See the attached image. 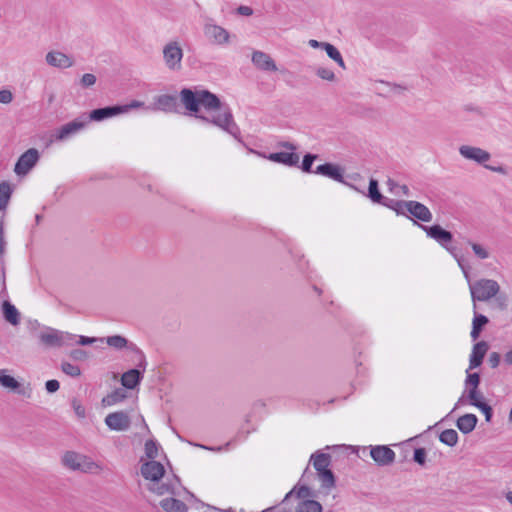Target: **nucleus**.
Instances as JSON below:
<instances>
[{
  "instance_id": "nucleus-1",
  "label": "nucleus",
  "mask_w": 512,
  "mask_h": 512,
  "mask_svg": "<svg viewBox=\"0 0 512 512\" xmlns=\"http://www.w3.org/2000/svg\"><path fill=\"white\" fill-rule=\"evenodd\" d=\"M179 99L188 115L205 124H213L239 139L240 128L234 121L231 109L223 105L216 94L207 89L185 87L180 90Z\"/></svg>"
},
{
  "instance_id": "nucleus-2",
  "label": "nucleus",
  "mask_w": 512,
  "mask_h": 512,
  "mask_svg": "<svg viewBox=\"0 0 512 512\" xmlns=\"http://www.w3.org/2000/svg\"><path fill=\"white\" fill-rule=\"evenodd\" d=\"M471 299L476 309V302H485L492 299L500 290V285L493 279H479L474 282H468Z\"/></svg>"
},
{
  "instance_id": "nucleus-3",
  "label": "nucleus",
  "mask_w": 512,
  "mask_h": 512,
  "mask_svg": "<svg viewBox=\"0 0 512 512\" xmlns=\"http://www.w3.org/2000/svg\"><path fill=\"white\" fill-rule=\"evenodd\" d=\"M142 106H144V102L137 101V100H132L130 103L123 104V105L116 104V105H111V106H105V107L93 109L89 113V119L91 121L99 122V121H103L108 118L120 115V114L127 113L134 108H139Z\"/></svg>"
},
{
  "instance_id": "nucleus-4",
  "label": "nucleus",
  "mask_w": 512,
  "mask_h": 512,
  "mask_svg": "<svg viewBox=\"0 0 512 512\" xmlns=\"http://www.w3.org/2000/svg\"><path fill=\"white\" fill-rule=\"evenodd\" d=\"M76 337L74 334L62 332L51 327H45V330L38 335L40 343L47 348L72 345Z\"/></svg>"
},
{
  "instance_id": "nucleus-5",
  "label": "nucleus",
  "mask_w": 512,
  "mask_h": 512,
  "mask_svg": "<svg viewBox=\"0 0 512 512\" xmlns=\"http://www.w3.org/2000/svg\"><path fill=\"white\" fill-rule=\"evenodd\" d=\"M418 226L426 232L428 237L435 240L439 245L445 248L453 257L457 256V247L452 245V232L444 229L439 224H434L432 226L418 224Z\"/></svg>"
},
{
  "instance_id": "nucleus-6",
  "label": "nucleus",
  "mask_w": 512,
  "mask_h": 512,
  "mask_svg": "<svg viewBox=\"0 0 512 512\" xmlns=\"http://www.w3.org/2000/svg\"><path fill=\"white\" fill-rule=\"evenodd\" d=\"M87 124V121L75 119L62 125L55 134L49 136H43L44 147L48 148L54 141H63L71 137L72 135L81 131Z\"/></svg>"
},
{
  "instance_id": "nucleus-7",
  "label": "nucleus",
  "mask_w": 512,
  "mask_h": 512,
  "mask_svg": "<svg viewBox=\"0 0 512 512\" xmlns=\"http://www.w3.org/2000/svg\"><path fill=\"white\" fill-rule=\"evenodd\" d=\"M139 356V362L136 368L129 369L124 372L121 377V384L126 389L133 390L135 389L143 380L144 373L147 366V361L144 353H141Z\"/></svg>"
},
{
  "instance_id": "nucleus-8",
  "label": "nucleus",
  "mask_w": 512,
  "mask_h": 512,
  "mask_svg": "<svg viewBox=\"0 0 512 512\" xmlns=\"http://www.w3.org/2000/svg\"><path fill=\"white\" fill-rule=\"evenodd\" d=\"M314 173L328 177L334 181H337L344 185H347L358 192L363 193L362 190H360L356 186L352 185L351 183L347 182V180L344 178V169L341 166H339L338 164H334L331 162H326L324 164H320L316 167V169L314 170Z\"/></svg>"
},
{
  "instance_id": "nucleus-9",
  "label": "nucleus",
  "mask_w": 512,
  "mask_h": 512,
  "mask_svg": "<svg viewBox=\"0 0 512 512\" xmlns=\"http://www.w3.org/2000/svg\"><path fill=\"white\" fill-rule=\"evenodd\" d=\"M40 158L39 152L35 148L26 150L17 160L14 172L21 176L26 175L38 162Z\"/></svg>"
},
{
  "instance_id": "nucleus-10",
  "label": "nucleus",
  "mask_w": 512,
  "mask_h": 512,
  "mask_svg": "<svg viewBox=\"0 0 512 512\" xmlns=\"http://www.w3.org/2000/svg\"><path fill=\"white\" fill-rule=\"evenodd\" d=\"M104 422L112 431H127L131 426V419L125 411L109 413L105 417Z\"/></svg>"
},
{
  "instance_id": "nucleus-11",
  "label": "nucleus",
  "mask_w": 512,
  "mask_h": 512,
  "mask_svg": "<svg viewBox=\"0 0 512 512\" xmlns=\"http://www.w3.org/2000/svg\"><path fill=\"white\" fill-rule=\"evenodd\" d=\"M370 456L378 466H389L395 461V452L387 445L371 446Z\"/></svg>"
},
{
  "instance_id": "nucleus-12",
  "label": "nucleus",
  "mask_w": 512,
  "mask_h": 512,
  "mask_svg": "<svg viewBox=\"0 0 512 512\" xmlns=\"http://www.w3.org/2000/svg\"><path fill=\"white\" fill-rule=\"evenodd\" d=\"M141 475L144 479L158 483L165 475L163 464L158 461H147L141 465Z\"/></svg>"
},
{
  "instance_id": "nucleus-13",
  "label": "nucleus",
  "mask_w": 512,
  "mask_h": 512,
  "mask_svg": "<svg viewBox=\"0 0 512 512\" xmlns=\"http://www.w3.org/2000/svg\"><path fill=\"white\" fill-rule=\"evenodd\" d=\"M205 36L214 44L223 45L229 42V32L216 24L206 23L204 26Z\"/></svg>"
},
{
  "instance_id": "nucleus-14",
  "label": "nucleus",
  "mask_w": 512,
  "mask_h": 512,
  "mask_svg": "<svg viewBox=\"0 0 512 512\" xmlns=\"http://www.w3.org/2000/svg\"><path fill=\"white\" fill-rule=\"evenodd\" d=\"M163 56L166 65L170 69H176L180 67L183 51L176 42H171L164 47Z\"/></svg>"
},
{
  "instance_id": "nucleus-15",
  "label": "nucleus",
  "mask_w": 512,
  "mask_h": 512,
  "mask_svg": "<svg viewBox=\"0 0 512 512\" xmlns=\"http://www.w3.org/2000/svg\"><path fill=\"white\" fill-rule=\"evenodd\" d=\"M459 153L466 159L473 160L478 164H484L491 157L490 153L474 146L462 145Z\"/></svg>"
},
{
  "instance_id": "nucleus-16",
  "label": "nucleus",
  "mask_w": 512,
  "mask_h": 512,
  "mask_svg": "<svg viewBox=\"0 0 512 512\" xmlns=\"http://www.w3.org/2000/svg\"><path fill=\"white\" fill-rule=\"evenodd\" d=\"M408 213L415 219L422 222L432 221V213L429 208L421 202L409 200L408 201Z\"/></svg>"
},
{
  "instance_id": "nucleus-17",
  "label": "nucleus",
  "mask_w": 512,
  "mask_h": 512,
  "mask_svg": "<svg viewBox=\"0 0 512 512\" xmlns=\"http://www.w3.org/2000/svg\"><path fill=\"white\" fill-rule=\"evenodd\" d=\"M105 341L107 345L110 347L116 349V350H122L124 348L136 353L137 355H140L143 353V351L133 342L128 341L127 338H125L122 335H112L105 338Z\"/></svg>"
},
{
  "instance_id": "nucleus-18",
  "label": "nucleus",
  "mask_w": 512,
  "mask_h": 512,
  "mask_svg": "<svg viewBox=\"0 0 512 512\" xmlns=\"http://www.w3.org/2000/svg\"><path fill=\"white\" fill-rule=\"evenodd\" d=\"M156 109L166 113H179L178 98L169 94H162L155 99Z\"/></svg>"
},
{
  "instance_id": "nucleus-19",
  "label": "nucleus",
  "mask_w": 512,
  "mask_h": 512,
  "mask_svg": "<svg viewBox=\"0 0 512 512\" xmlns=\"http://www.w3.org/2000/svg\"><path fill=\"white\" fill-rule=\"evenodd\" d=\"M266 158L272 162L283 164L288 167L298 166L299 163V155L296 152H274L270 153Z\"/></svg>"
},
{
  "instance_id": "nucleus-20",
  "label": "nucleus",
  "mask_w": 512,
  "mask_h": 512,
  "mask_svg": "<svg viewBox=\"0 0 512 512\" xmlns=\"http://www.w3.org/2000/svg\"><path fill=\"white\" fill-rule=\"evenodd\" d=\"M489 349L486 341H479L474 344L472 353L469 359V370L478 368L482 365L483 359Z\"/></svg>"
},
{
  "instance_id": "nucleus-21",
  "label": "nucleus",
  "mask_w": 512,
  "mask_h": 512,
  "mask_svg": "<svg viewBox=\"0 0 512 512\" xmlns=\"http://www.w3.org/2000/svg\"><path fill=\"white\" fill-rule=\"evenodd\" d=\"M46 62L53 67L65 69L73 66L74 61L66 54L59 51H51L46 54Z\"/></svg>"
},
{
  "instance_id": "nucleus-22",
  "label": "nucleus",
  "mask_w": 512,
  "mask_h": 512,
  "mask_svg": "<svg viewBox=\"0 0 512 512\" xmlns=\"http://www.w3.org/2000/svg\"><path fill=\"white\" fill-rule=\"evenodd\" d=\"M253 64L263 71H276L277 66L274 60L265 52L254 51L252 54Z\"/></svg>"
},
{
  "instance_id": "nucleus-23",
  "label": "nucleus",
  "mask_w": 512,
  "mask_h": 512,
  "mask_svg": "<svg viewBox=\"0 0 512 512\" xmlns=\"http://www.w3.org/2000/svg\"><path fill=\"white\" fill-rule=\"evenodd\" d=\"M3 318L12 326L20 324L21 314L18 309L10 301L4 300L1 305Z\"/></svg>"
},
{
  "instance_id": "nucleus-24",
  "label": "nucleus",
  "mask_w": 512,
  "mask_h": 512,
  "mask_svg": "<svg viewBox=\"0 0 512 512\" xmlns=\"http://www.w3.org/2000/svg\"><path fill=\"white\" fill-rule=\"evenodd\" d=\"M477 423V416L475 414L467 413L457 419L456 426L463 434H469L475 429Z\"/></svg>"
},
{
  "instance_id": "nucleus-25",
  "label": "nucleus",
  "mask_w": 512,
  "mask_h": 512,
  "mask_svg": "<svg viewBox=\"0 0 512 512\" xmlns=\"http://www.w3.org/2000/svg\"><path fill=\"white\" fill-rule=\"evenodd\" d=\"M489 323V319L487 316L476 312L474 309V317L472 320V329L470 332V336L472 340H477L480 337L481 332L484 327Z\"/></svg>"
},
{
  "instance_id": "nucleus-26",
  "label": "nucleus",
  "mask_w": 512,
  "mask_h": 512,
  "mask_svg": "<svg viewBox=\"0 0 512 512\" xmlns=\"http://www.w3.org/2000/svg\"><path fill=\"white\" fill-rule=\"evenodd\" d=\"M160 506L165 512H187V505L174 497L165 498L160 501Z\"/></svg>"
},
{
  "instance_id": "nucleus-27",
  "label": "nucleus",
  "mask_w": 512,
  "mask_h": 512,
  "mask_svg": "<svg viewBox=\"0 0 512 512\" xmlns=\"http://www.w3.org/2000/svg\"><path fill=\"white\" fill-rule=\"evenodd\" d=\"M310 462H312L314 469L318 473L328 468L331 462V455L327 453L316 452L311 455Z\"/></svg>"
},
{
  "instance_id": "nucleus-28",
  "label": "nucleus",
  "mask_w": 512,
  "mask_h": 512,
  "mask_svg": "<svg viewBox=\"0 0 512 512\" xmlns=\"http://www.w3.org/2000/svg\"><path fill=\"white\" fill-rule=\"evenodd\" d=\"M82 459V454H79L74 451H67L63 458L62 462L63 465L73 471H78V468L80 467V460Z\"/></svg>"
},
{
  "instance_id": "nucleus-29",
  "label": "nucleus",
  "mask_w": 512,
  "mask_h": 512,
  "mask_svg": "<svg viewBox=\"0 0 512 512\" xmlns=\"http://www.w3.org/2000/svg\"><path fill=\"white\" fill-rule=\"evenodd\" d=\"M148 490L156 495H164V494H171V495H177V491L175 486L172 483H154L148 486Z\"/></svg>"
},
{
  "instance_id": "nucleus-30",
  "label": "nucleus",
  "mask_w": 512,
  "mask_h": 512,
  "mask_svg": "<svg viewBox=\"0 0 512 512\" xmlns=\"http://www.w3.org/2000/svg\"><path fill=\"white\" fill-rule=\"evenodd\" d=\"M322 505L315 499L299 501L296 512H322Z\"/></svg>"
},
{
  "instance_id": "nucleus-31",
  "label": "nucleus",
  "mask_w": 512,
  "mask_h": 512,
  "mask_svg": "<svg viewBox=\"0 0 512 512\" xmlns=\"http://www.w3.org/2000/svg\"><path fill=\"white\" fill-rule=\"evenodd\" d=\"M13 193L12 186L7 181L0 183V211L6 209Z\"/></svg>"
},
{
  "instance_id": "nucleus-32",
  "label": "nucleus",
  "mask_w": 512,
  "mask_h": 512,
  "mask_svg": "<svg viewBox=\"0 0 512 512\" xmlns=\"http://www.w3.org/2000/svg\"><path fill=\"white\" fill-rule=\"evenodd\" d=\"M0 385L4 388L21 393L19 391L20 383L13 376L6 374V370L4 369H0Z\"/></svg>"
},
{
  "instance_id": "nucleus-33",
  "label": "nucleus",
  "mask_w": 512,
  "mask_h": 512,
  "mask_svg": "<svg viewBox=\"0 0 512 512\" xmlns=\"http://www.w3.org/2000/svg\"><path fill=\"white\" fill-rule=\"evenodd\" d=\"M366 196L376 204H379L381 200H383L384 195L379 190V183L378 180L374 178H370L369 180V186H368V192Z\"/></svg>"
},
{
  "instance_id": "nucleus-34",
  "label": "nucleus",
  "mask_w": 512,
  "mask_h": 512,
  "mask_svg": "<svg viewBox=\"0 0 512 512\" xmlns=\"http://www.w3.org/2000/svg\"><path fill=\"white\" fill-rule=\"evenodd\" d=\"M466 373L467 376L465 379V392L471 390V396L474 397L475 389H479L481 376L478 372L469 373V370H467Z\"/></svg>"
},
{
  "instance_id": "nucleus-35",
  "label": "nucleus",
  "mask_w": 512,
  "mask_h": 512,
  "mask_svg": "<svg viewBox=\"0 0 512 512\" xmlns=\"http://www.w3.org/2000/svg\"><path fill=\"white\" fill-rule=\"evenodd\" d=\"M327 56L335 61L341 68L346 69L345 62L343 60V57L340 53V51L331 43H325L324 49H323Z\"/></svg>"
},
{
  "instance_id": "nucleus-36",
  "label": "nucleus",
  "mask_w": 512,
  "mask_h": 512,
  "mask_svg": "<svg viewBox=\"0 0 512 512\" xmlns=\"http://www.w3.org/2000/svg\"><path fill=\"white\" fill-rule=\"evenodd\" d=\"M126 398V393L123 389L117 388L102 399L104 406H111L123 401Z\"/></svg>"
},
{
  "instance_id": "nucleus-37",
  "label": "nucleus",
  "mask_w": 512,
  "mask_h": 512,
  "mask_svg": "<svg viewBox=\"0 0 512 512\" xmlns=\"http://www.w3.org/2000/svg\"><path fill=\"white\" fill-rule=\"evenodd\" d=\"M318 476L323 488L331 489L336 486V477L331 469L327 468L318 472Z\"/></svg>"
},
{
  "instance_id": "nucleus-38",
  "label": "nucleus",
  "mask_w": 512,
  "mask_h": 512,
  "mask_svg": "<svg viewBox=\"0 0 512 512\" xmlns=\"http://www.w3.org/2000/svg\"><path fill=\"white\" fill-rule=\"evenodd\" d=\"M458 438V433L454 429H445L439 435L440 442L450 447L457 444Z\"/></svg>"
},
{
  "instance_id": "nucleus-39",
  "label": "nucleus",
  "mask_w": 512,
  "mask_h": 512,
  "mask_svg": "<svg viewBox=\"0 0 512 512\" xmlns=\"http://www.w3.org/2000/svg\"><path fill=\"white\" fill-rule=\"evenodd\" d=\"M79 466L78 471L84 473H93L100 469V466L86 455H82Z\"/></svg>"
},
{
  "instance_id": "nucleus-40",
  "label": "nucleus",
  "mask_w": 512,
  "mask_h": 512,
  "mask_svg": "<svg viewBox=\"0 0 512 512\" xmlns=\"http://www.w3.org/2000/svg\"><path fill=\"white\" fill-rule=\"evenodd\" d=\"M296 486H297V498L300 499V501L306 500V499H314L317 497L316 491L312 490L309 486L299 485V484H297Z\"/></svg>"
},
{
  "instance_id": "nucleus-41",
  "label": "nucleus",
  "mask_w": 512,
  "mask_h": 512,
  "mask_svg": "<svg viewBox=\"0 0 512 512\" xmlns=\"http://www.w3.org/2000/svg\"><path fill=\"white\" fill-rule=\"evenodd\" d=\"M158 448L159 445L154 439H149L145 442V455L150 461H155L154 459L158 456Z\"/></svg>"
},
{
  "instance_id": "nucleus-42",
  "label": "nucleus",
  "mask_w": 512,
  "mask_h": 512,
  "mask_svg": "<svg viewBox=\"0 0 512 512\" xmlns=\"http://www.w3.org/2000/svg\"><path fill=\"white\" fill-rule=\"evenodd\" d=\"M317 158V154L306 153L300 165L301 170L305 173H314V170H312V165Z\"/></svg>"
},
{
  "instance_id": "nucleus-43",
  "label": "nucleus",
  "mask_w": 512,
  "mask_h": 512,
  "mask_svg": "<svg viewBox=\"0 0 512 512\" xmlns=\"http://www.w3.org/2000/svg\"><path fill=\"white\" fill-rule=\"evenodd\" d=\"M61 369L66 375H69L71 377H77L81 374L79 366L74 365L70 362H62Z\"/></svg>"
},
{
  "instance_id": "nucleus-44",
  "label": "nucleus",
  "mask_w": 512,
  "mask_h": 512,
  "mask_svg": "<svg viewBox=\"0 0 512 512\" xmlns=\"http://www.w3.org/2000/svg\"><path fill=\"white\" fill-rule=\"evenodd\" d=\"M467 400L470 405L476 407L479 403L485 402V398L483 396V393L479 389H475L474 397L471 396V390L466 391Z\"/></svg>"
},
{
  "instance_id": "nucleus-45",
  "label": "nucleus",
  "mask_w": 512,
  "mask_h": 512,
  "mask_svg": "<svg viewBox=\"0 0 512 512\" xmlns=\"http://www.w3.org/2000/svg\"><path fill=\"white\" fill-rule=\"evenodd\" d=\"M316 75L326 81L333 82L336 79L335 73L328 68L318 67L315 71Z\"/></svg>"
},
{
  "instance_id": "nucleus-46",
  "label": "nucleus",
  "mask_w": 512,
  "mask_h": 512,
  "mask_svg": "<svg viewBox=\"0 0 512 512\" xmlns=\"http://www.w3.org/2000/svg\"><path fill=\"white\" fill-rule=\"evenodd\" d=\"M427 452L423 447H418L414 449L413 453V461L420 466H424L426 464Z\"/></svg>"
},
{
  "instance_id": "nucleus-47",
  "label": "nucleus",
  "mask_w": 512,
  "mask_h": 512,
  "mask_svg": "<svg viewBox=\"0 0 512 512\" xmlns=\"http://www.w3.org/2000/svg\"><path fill=\"white\" fill-rule=\"evenodd\" d=\"M458 263V266L460 267V269L462 270L463 274H464V277L465 279L467 280V282H470L471 278H470V265H468L464 258L459 255V252L457 251V256L454 257Z\"/></svg>"
},
{
  "instance_id": "nucleus-48",
  "label": "nucleus",
  "mask_w": 512,
  "mask_h": 512,
  "mask_svg": "<svg viewBox=\"0 0 512 512\" xmlns=\"http://www.w3.org/2000/svg\"><path fill=\"white\" fill-rule=\"evenodd\" d=\"M468 243L471 246L474 254L479 259L483 260V259H487L489 257V252L482 245H480L478 243L471 242V241H469Z\"/></svg>"
},
{
  "instance_id": "nucleus-49",
  "label": "nucleus",
  "mask_w": 512,
  "mask_h": 512,
  "mask_svg": "<svg viewBox=\"0 0 512 512\" xmlns=\"http://www.w3.org/2000/svg\"><path fill=\"white\" fill-rule=\"evenodd\" d=\"M408 201L406 200H399L396 206L393 207V211L398 216H406L407 218L411 219V217L407 214L408 213Z\"/></svg>"
},
{
  "instance_id": "nucleus-50",
  "label": "nucleus",
  "mask_w": 512,
  "mask_h": 512,
  "mask_svg": "<svg viewBox=\"0 0 512 512\" xmlns=\"http://www.w3.org/2000/svg\"><path fill=\"white\" fill-rule=\"evenodd\" d=\"M495 300V303L499 310L504 311L507 309L508 306V296L505 293H500V291L497 293L496 296L493 297Z\"/></svg>"
},
{
  "instance_id": "nucleus-51",
  "label": "nucleus",
  "mask_w": 512,
  "mask_h": 512,
  "mask_svg": "<svg viewBox=\"0 0 512 512\" xmlns=\"http://www.w3.org/2000/svg\"><path fill=\"white\" fill-rule=\"evenodd\" d=\"M476 408H478L485 416V420L490 422L493 417V408L485 401L483 403H479Z\"/></svg>"
},
{
  "instance_id": "nucleus-52",
  "label": "nucleus",
  "mask_w": 512,
  "mask_h": 512,
  "mask_svg": "<svg viewBox=\"0 0 512 512\" xmlns=\"http://www.w3.org/2000/svg\"><path fill=\"white\" fill-rule=\"evenodd\" d=\"M69 356L75 361H84L88 358V353L84 349L76 348L70 351Z\"/></svg>"
},
{
  "instance_id": "nucleus-53",
  "label": "nucleus",
  "mask_w": 512,
  "mask_h": 512,
  "mask_svg": "<svg viewBox=\"0 0 512 512\" xmlns=\"http://www.w3.org/2000/svg\"><path fill=\"white\" fill-rule=\"evenodd\" d=\"M96 80L97 79L94 74L86 73L82 76V78L80 80V84H81L82 88H89L96 83Z\"/></svg>"
},
{
  "instance_id": "nucleus-54",
  "label": "nucleus",
  "mask_w": 512,
  "mask_h": 512,
  "mask_svg": "<svg viewBox=\"0 0 512 512\" xmlns=\"http://www.w3.org/2000/svg\"><path fill=\"white\" fill-rule=\"evenodd\" d=\"M71 404H72V407H73L76 415L79 418H85L86 410H85L84 406H82V404L76 398H74L72 400Z\"/></svg>"
},
{
  "instance_id": "nucleus-55",
  "label": "nucleus",
  "mask_w": 512,
  "mask_h": 512,
  "mask_svg": "<svg viewBox=\"0 0 512 512\" xmlns=\"http://www.w3.org/2000/svg\"><path fill=\"white\" fill-rule=\"evenodd\" d=\"M74 341L78 345L86 346V345H91V344L95 343L96 341H98V338L88 337V336H78V340H74ZM99 341L103 342L104 339L101 338V339H99Z\"/></svg>"
},
{
  "instance_id": "nucleus-56",
  "label": "nucleus",
  "mask_w": 512,
  "mask_h": 512,
  "mask_svg": "<svg viewBox=\"0 0 512 512\" xmlns=\"http://www.w3.org/2000/svg\"><path fill=\"white\" fill-rule=\"evenodd\" d=\"M6 241L4 237V221L0 219V257L6 252Z\"/></svg>"
},
{
  "instance_id": "nucleus-57",
  "label": "nucleus",
  "mask_w": 512,
  "mask_h": 512,
  "mask_svg": "<svg viewBox=\"0 0 512 512\" xmlns=\"http://www.w3.org/2000/svg\"><path fill=\"white\" fill-rule=\"evenodd\" d=\"M59 388H60V383L56 379L48 380L45 383V389L50 394L57 392L59 390Z\"/></svg>"
},
{
  "instance_id": "nucleus-58",
  "label": "nucleus",
  "mask_w": 512,
  "mask_h": 512,
  "mask_svg": "<svg viewBox=\"0 0 512 512\" xmlns=\"http://www.w3.org/2000/svg\"><path fill=\"white\" fill-rule=\"evenodd\" d=\"M501 361V355L498 352H491L488 358V363L491 368H496L499 366Z\"/></svg>"
},
{
  "instance_id": "nucleus-59",
  "label": "nucleus",
  "mask_w": 512,
  "mask_h": 512,
  "mask_svg": "<svg viewBox=\"0 0 512 512\" xmlns=\"http://www.w3.org/2000/svg\"><path fill=\"white\" fill-rule=\"evenodd\" d=\"M13 95L11 91L3 89L0 91V103L8 104L12 101Z\"/></svg>"
},
{
  "instance_id": "nucleus-60",
  "label": "nucleus",
  "mask_w": 512,
  "mask_h": 512,
  "mask_svg": "<svg viewBox=\"0 0 512 512\" xmlns=\"http://www.w3.org/2000/svg\"><path fill=\"white\" fill-rule=\"evenodd\" d=\"M398 201L399 200H397V199H391V198L384 196L383 200H381V202L379 204L392 210L393 207L396 206Z\"/></svg>"
},
{
  "instance_id": "nucleus-61",
  "label": "nucleus",
  "mask_w": 512,
  "mask_h": 512,
  "mask_svg": "<svg viewBox=\"0 0 512 512\" xmlns=\"http://www.w3.org/2000/svg\"><path fill=\"white\" fill-rule=\"evenodd\" d=\"M237 13L242 16H251L253 14V9L249 6L241 5L237 8Z\"/></svg>"
},
{
  "instance_id": "nucleus-62",
  "label": "nucleus",
  "mask_w": 512,
  "mask_h": 512,
  "mask_svg": "<svg viewBox=\"0 0 512 512\" xmlns=\"http://www.w3.org/2000/svg\"><path fill=\"white\" fill-rule=\"evenodd\" d=\"M484 167L490 171H493V172H497V173H500V174H507V170L504 166H491V165H484Z\"/></svg>"
},
{
  "instance_id": "nucleus-63",
  "label": "nucleus",
  "mask_w": 512,
  "mask_h": 512,
  "mask_svg": "<svg viewBox=\"0 0 512 512\" xmlns=\"http://www.w3.org/2000/svg\"><path fill=\"white\" fill-rule=\"evenodd\" d=\"M278 145L282 148L289 150L288 152H295L296 150V145L289 141L280 142Z\"/></svg>"
},
{
  "instance_id": "nucleus-64",
  "label": "nucleus",
  "mask_w": 512,
  "mask_h": 512,
  "mask_svg": "<svg viewBox=\"0 0 512 512\" xmlns=\"http://www.w3.org/2000/svg\"><path fill=\"white\" fill-rule=\"evenodd\" d=\"M309 45L312 47V48H321V49H324V46H325V43L326 42H320V41H317L315 39H311L309 40Z\"/></svg>"
}]
</instances>
